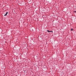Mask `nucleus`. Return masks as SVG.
I'll return each instance as SVG.
<instances>
[{
    "label": "nucleus",
    "instance_id": "f03ea898",
    "mask_svg": "<svg viewBox=\"0 0 76 76\" xmlns=\"http://www.w3.org/2000/svg\"><path fill=\"white\" fill-rule=\"evenodd\" d=\"M47 31H48V32H52V31H50L48 30H47Z\"/></svg>",
    "mask_w": 76,
    "mask_h": 76
},
{
    "label": "nucleus",
    "instance_id": "39448f33",
    "mask_svg": "<svg viewBox=\"0 0 76 76\" xmlns=\"http://www.w3.org/2000/svg\"><path fill=\"white\" fill-rule=\"evenodd\" d=\"M74 12H75V13H76V11H74Z\"/></svg>",
    "mask_w": 76,
    "mask_h": 76
},
{
    "label": "nucleus",
    "instance_id": "f257e3e1",
    "mask_svg": "<svg viewBox=\"0 0 76 76\" xmlns=\"http://www.w3.org/2000/svg\"><path fill=\"white\" fill-rule=\"evenodd\" d=\"M8 14V12H7L4 15V16H7V14Z\"/></svg>",
    "mask_w": 76,
    "mask_h": 76
},
{
    "label": "nucleus",
    "instance_id": "7ed1b4c3",
    "mask_svg": "<svg viewBox=\"0 0 76 76\" xmlns=\"http://www.w3.org/2000/svg\"><path fill=\"white\" fill-rule=\"evenodd\" d=\"M73 28H71V31H73Z\"/></svg>",
    "mask_w": 76,
    "mask_h": 76
},
{
    "label": "nucleus",
    "instance_id": "20e7f679",
    "mask_svg": "<svg viewBox=\"0 0 76 76\" xmlns=\"http://www.w3.org/2000/svg\"><path fill=\"white\" fill-rule=\"evenodd\" d=\"M31 30L32 31H34V29H32Z\"/></svg>",
    "mask_w": 76,
    "mask_h": 76
}]
</instances>
